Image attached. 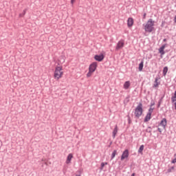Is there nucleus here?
I'll use <instances>...</instances> for the list:
<instances>
[{
    "mask_svg": "<svg viewBox=\"0 0 176 176\" xmlns=\"http://www.w3.org/2000/svg\"><path fill=\"white\" fill-rule=\"evenodd\" d=\"M174 21H175V23H176V15L175 16Z\"/></svg>",
    "mask_w": 176,
    "mask_h": 176,
    "instance_id": "30",
    "label": "nucleus"
},
{
    "mask_svg": "<svg viewBox=\"0 0 176 176\" xmlns=\"http://www.w3.org/2000/svg\"><path fill=\"white\" fill-rule=\"evenodd\" d=\"M129 87H130V81H126L124 84V89L127 90V89H129Z\"/></svg>",
    "mask_w": 176,
    "mask_h": 176,
    "instance_id": "13",
    "label": "nucleus"
},
{
    "mask_svg": "<svg viewBox=\"0 0 176 176\" xmlns=\"http://www.w3.org/2000/svg\"><path fill=\"white\" fill-rule=\"evenodd\" d=\"M160 126H162L163 129H166V126H167V120L166 118H163L160 123Z\"/></svg>",
    "mask_w": 176,
    "mask_h": 176,
    "instance_id": "8",
    "label": "nucleus"
},
{
    "mask_svg": "<svg viewBox=\"0 0 176 176\" xmlns=\"http://www.w3.org/2000/svg\"><path fill=\"white\" fill-rule=\"evenodd\" d=\"M153 25H155V21L150 19L144 25L146 32H152L153 31Z\"/></svg>",
    "mask_w": 176,
    "mask_h": 176,
    "instance_id": "1",
    "label": "nucleus"
},
{
    "mask_svg": "<svg viewBox=\"0 0 176 176\" xmlns=\"http://www.w3.org/2000/svg\"><path fill=\"white\" fill-rule=\"evenodd\" d=\"M144 68V60H142L141 63L139 64V71H142Z\"/></svg>",
    "mask_w": 176,
    "mask_h": 176,
    "instance_id": "16",
    "label": "nucleus"
},
{
    "mask_svg": "<svg viewBox=\"0 0 176 176\" xmlns=\"http://www.w3.org/2000/svg\"><path fill=\"white\" fill-rule=\"evenodd\" d=\"M168 71V68L167 67H164L163 74L164 76L167 74Z\"/></svg>",
    "mask_w": 176,
    "mask_h": 176,
    "instance_id": "19",
    "label": "nucleus"
},
{
    "mask_svg": "<svg viewBox=\"0 0 176 176\" xmlns=\"http://www.w3.org/2000/svg\"><path fill=\"white\" fill-rule=\"evenodd\" d=\"M65 59H64V58H63V59L60 60V63L63 64V63H65Z\"/></svg>",
    "mask_w": 176,
    "mask_h": 176,
    "instance_id": "26",
    "label": "nucleus"
},
{
    "mask_svg": "<svg viewBox=\"0 0 176 176\" xmlns=\"http://www.w3.org/2000/svg\"><path fill=\"white\" fill-rule=\"evenodd\" d=\"M124 46V41L121 40L118 43L117 46L116 47V50H119L123 48Z\"/></svg>",
    "mask_w": 176,
    "mask_h": 176,
    "instance_id": "5",
    "label": "nucleus"
},
{
    "mask_svg": "<svg viewBox=\"0 0 176 176\" xmlns=\"http://www.w3.org/2000/svg\"><path fill=\"white\" fill-rule=\"evenodd\" d=\"M129 157V150H125L121 156V160H124V159H127Z\"/></svg>",
    "mask_w": 176,
    "mask_h": 176,
    "instance_id": "7",
    "label": "nucleus"
},
{
    "mask_svg": "<svg viewBox=\"0 0 176 176\" xmlns=\"http://www.w3.org/2000/svg\"><path fill=\"white\" fill-rule=\"evenodd\" d=\"M131 176H135V173H133Z\"/></svg>",
    "mask_w": 176,
    "mask_h": 176,
    "instance_id": "31",
    "label": "nucleus"
},
{
    "mask_svg": "<svg viewBox=\"0 0 176 176\" xmlns=\"http://www.w3.org/2000/svg\"><path fill=\"white\" fill-rule=\"evenodd\" d=\"M108 164L107 162H102L100 165V170H104V167Z\"/></svg>",
    "mask_w": 176,
    "mask_h": 176,
    "instance_id": "18",
    "label": "nucleus"
},
{
    "mask_svg": "<svg viewBox=\"0 0 176 176\" xmlns=\"http://www.w3.org/2000/svg\"><path fill=\"white\" fill-rule=\"evenodd\" d=\"M163 42H167V39H166V38H164V39L163 40Z\"/></svg>",
    "mask_w": 176,
    "mask_h": 176,
    "instance_id": "29",
    "label": "nucleus"
},
{
    "mask_svg": "<svg viewBox=\"0 0 176 176\" xmlns=\"http://www.w3.org/2000/svg\"><path fill=\"white\" fill-rule=\"evenodd\" d=\"M144 17H145V16H146V14H144Z\"/></svg>",
    "mask_w": 176,
    "mask_h": 176,
    "instance_id": "33",
    "label": "nucleus"
},
{
    "mask_svg": "<svg viewBox=\"0 0 176 176\" xmlns=\"http://www.w3.org/2000/svg\"><path fill=\"white\" fill-rule=\"evenodd\" d=\"M116 134H118V126H116L114 130L113 131V138H115L116 137Z\"/></svg>",
    "mask_w": 176,
    "mask_h": 176,
    "instance_id": "15",
    "label": "nucleus"
},
{
    "mask_svg": "<svg viewBox=\"0 0 176 176\" xmlns=\"http://www.w3.org/2000/svg\"><path fill=\"white\" fill-rule=\"evenodd\" d=\"M24 14H25V10H23V12L22 14H19V16L23 17V16H24Z\"/></svg>",
    "mask_w": 176,
    "mask_h": 176,
    "instance_id": "23",
    "label": "nucleus"
},
{
    "mask_svg": "<svg viewBox=\"0 0 176 176\" xmlns=\"http://www.w3.org/2000/svg\"><path fill=\"white\" fill-rule=\"evenodd\" d=\"M95 60H96V61H102L104 60V55L103 54H100V55H96L94 56Z\"/></svg>",
    "mask_w": 176,
    "mask_h": 176,
    "instance_id": "9",
    "label": "nucleus"
},
{
    "mask_svg": "<svg viewBox=\"0 0 176 176\" xmlns=\"http://www.w3.org/2000/svg\"><path fill=\"white\" fill-rule=\"evenodd\" d=\"M173 102V105H175V109L176 110V99H175L174 102Z\"/></svg>",
    "mask_w": 176,
    "mask_h": 176,
    "instance_id": "27",
    "label": "nucleus"
},
{
    "mask_svg": "<svg viewBox=\"0 0 176 176\" xmlns=\"http://www.w3.org/2000/svg\"><path fill=\"white\" fill-rule=\"evenodd\" d=\"M133 24H134V21L133 20L132 18H129L128 19V26L129 27H132Z\"/></svg>",
    "mask_w": 176,
    "mask_h": 176,
    "instance_id": "11",
    "label": "nucleus"
},
{
    "mask_svg": "<svg viewBox=\"0 0 176 176\" xmlns=\"http://www.w3.org/2000/svg\"><path fill=\"white\" fill-rule=\"evenodd\" d=\"M74 3V1H72V4Z\"/></svg>",
    "mask_w": 176,
    "mask_h": 176,
    "instance_id": "32",
    "label": "nucleus"
},
{
    "mask_svg": "<svg viewBox=\"0 0 176 176\" xmlns=\"http://www.w3.org/2000/svg\"><path fill=\"white\" fill-rule=\"evenodd\" d=\"M91 74H93V72H91L90 70H89V72L87 73V76H88V77L91 76Z\"/></svg>",
    "mask_w": 176,
    "mask_h": 176,
    "instance_id": "24",
    "label": "nucleus"
},
{
    "mask_svg": "<svg viewBox=\"0 0 176 176\" xmlns=\"http://www.w3.org/2000/svg\"><path fill=\"white\" fill-rule=\"evenodd\" d=\"M142 151H144V145H141L139 150L138 153H142Z\"/></svg>",
    "mask_w": 176,
    "mask_h": 176,
    "instance_id": "20",
    "label": "nucleus"
},
{
    "mask_svg": "<svg viewBox=\"0 0 176 176\" xmlns=\"http://www.w3.org/2000/svg\"><path fill=\"white\" fill-rule=\"evenodd\" d=\"M72 157H74V156L72 155V153L68 155L67 159L66 160V164H69V163H71V160H72Z\"/></svg>",
    "mask_w": 176,
    "mask_h": 176,
    "instance_id": "10",
    "label": "nucleus"
},
{
    "mask_svg": "<svg viewBox=\"0 0 176 176\" xmlns=\"http://www.w3.org/2000/svg\"><path fill=\"white\" fill-rule=\"evenodd\" d=\"M152 116V114L148 113L144 118V122H149V120H151V116Z\"/></svg>",
    "mask_w": 176,
    "mask_h": 176,
    "instance_id": "12",
    "label": "nucleus"
},
{
    "mask_svg": "<svg viewBox=\"0 0 176 176\" xmlns=\"http://www.w3.org/2000/svg\"><path fill=\"white\" fill-rule=\"evenodd\" d=\"M117 151L116 150H114L111 154V160H113V159H115V157L116 156V153H117Z\"/></svg>",
    "mask_w": 176,
    "mask_h": 176,
    "instance_id": "17",
    "label": "nucleus"
},
{
    "mask_svg": "<svg viewBox=\"0 0 176 176\" xmlns=\"http://www.w3.org/2000/svg\"><path fill=\"white\" fill-rule=\"evenodd\" d=\"M175 100H176V91H175L174 96H172V98H171L172 102H174V101H175Z\"/></svg>",
    "mask_w": 176,
    "mask_h": 176,
    "instance_id": "22",
    "label": "nucleus"
},
{
    "mask_svg": "<svg viewBox=\"0 0 176 176\" xmlns=\"http://www.w3.org/2000/svg\"><path fill=\"white\" fill-rule=\"evenodd\" d=\"M96 68H97V63H93L89 66V72H94V71H96Z\"/></svg>",
    "mask_w": 176,
    "mask_h": 176,
    "instance_id": "6",
    "label": "nucleus"
},
{
    "mask_svg": "<svg viewBox=\"0 0 176 176\" xmlns=\"http://www.w3.org/2000/svg\"><path fill=\"white\" fill-rule=\"evenodd\" d=\"M142 115V103H140L135 109V116L140 118Z\"/></svg>",
    "mask_w": 176,
    "mask_h": 176,
    "instance_id": "3",
    "label": "nucleus"
},
{
    "mask_svg": "<svg viewBox=\"0 0 176 176\" xmlns=\"http://www.w3.org/2000/svg\"><path fill=\"white\" fill-rule=\"evenodd\" d=\"M157 131H158L160 133H162V129L158 128V129H157Z\"/></svg>",
    "mask_w": 176,
    "mask_h": 176,
    "instance_id": "28",
    "label": "nucleus"
},
{
    "mask_svg": "<svg viewBox=\"0 0 176 176\" xmlns=\"http://www.w3.org/2000/svg\"><path fill=\"white\" fill-rule=\"evenodd\" d=\"M152 112H153V109L150 108L149 110H148V113L152 115Z\"/></svg>",
    "mask_w": 176,
    "mask_h": 176,
    "instance_id": "25",
    "label": "nucleus"
},
{
    "mask_svg": "<svg viewBox=\"0 0 176 176\" xmlns=\"http://www.w3.org/2000/svg\"><path fill=\"white\" fill-rule=\"evenodd\" d=\"M174 170H175L174 166H171L170 168H169L167 170V173H173V171H174Z\"/></svg>",
    "mask_w": 176,
    "mask_h": 176,
    "instance_id": "21",
    "label": "nucleus"
},
{
    "mask_svg": "<svg viewBox=\"0 0 176 176\" xmlns=\"http://www.w3.org/2000/svg\"><path fill=\"white\" fill-rule=\"evenodd\" d=\"M63 76V67H56L54 72L55 79H60Z\"/></svg>",
    "mask_w": 176,
    "mask_h": 176,
    "instance_id": "2",
    "label": "nucleus"
},
{
    "mask_svg": "<svg viewBox=\"0 0 176 176\" xmlns=\"http://www.w3.org/2000/svg\"><path fill=\"white\" fill-rule=\"evenodd\" d=\"M157 80H159V78H156L155 79V82L153 85V87H158V86L160 85V82H157Z\"/></svg>",
    "mask_w": 176,
    "mask_h": 176,
    "instance_id": "14",
    "label": "nucleus"
},
{
    "mask_svg": "<svg viewBox=\"0 0 176 176\" xmlns=\"http://www.w3.org/2000/svg\"><path fill=\"white\" fill-rule=\"evenodd\" d=\"M76 176H80V175H76Z\"/></svg>",
    "mask_w": 176,
    "mask_h": 176,
    "instance_id": "34",
    "label": "nucleus"
},
{
    "mask_svg": "<svg viewBox=\"0 0 176 176\" xmlns=\"http://www.w3.org/2000/svg\"><path fill=\"white\" fill-rule=\"evenodd\" d=\"M166 46H167V44H164V45H162L159 48L158 51H159V53L161 54V56H164V54H165V53H166V52H164V49H166Z\"/></svg>",
    "mask_w": 176,
    "mask_h": 176,
    "instance_id": "4",
    "label": "nucleus"
}]
</instances>
